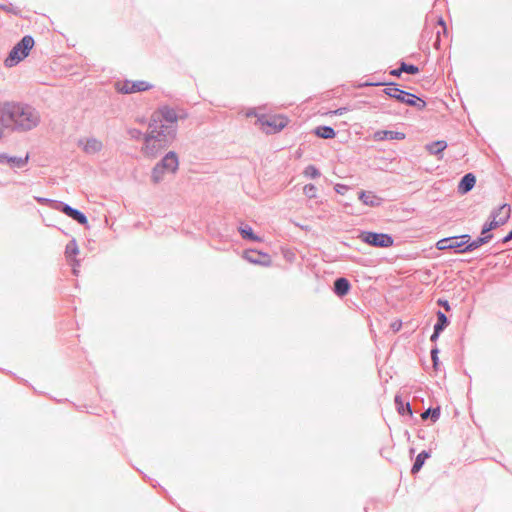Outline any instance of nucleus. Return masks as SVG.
<instances>
[{
    "label": "nucleus",
    "instance_id": "58836bf2",
    "mask_svg": "<svg viewBox=\"0 0 512 512\" xmlns=\"http://www.w3.org/2000/svg\"><path fill=\"white\" fill-rule=\"evenodd\" d=\"M441 333H442V332H440V331H436L435 329H433V333H432V335L430 336V341H431V342H436V341L438 340V338H439V336H440V334H441Z\"/></svg>",
    "mask_w": 512,
    "mask_h": 512
},
{
    "label": "nucleus",
    "instance_id": "4be33fe9",
    "mask_svg": "<svg viewBox=\"0 0 512 512\" xmlns=\"http://www.w3.org/2000/svg\"><path fill=\"white\" fill-rule=\"evenodd\" d=\"M395 405L397 412L402 415H408L410 417H413V410L409 402H404L400 395L395 396Z\"/></svg>",
    "mask_w": 512,
    "mask_h": 512
},
{
    "label": "nucleus",
    "instance_id": "f704fd0d",
    "mask_svg": "<svg viewBox=\"0 0 512 512\" xmlns=\"http://www.w3.org/2000/svg\"><path fill=\"white\" fill-rule=\"evenodd\" d=\"M69 262H70V265L72 266V273L75 276H78V274H79V267H80V261L78 259H76V258H73Z\"/></svg>",
    "mask_w": 512,
    "mask_h": 512
},
{
    "label": "nucleus",
    "instance_id": "c756f323",
    "mask_svg": "<svg viewBox=\"0 0 512 512\" xmlns=\"http://www.w3.org/2000/svg\"><path fill=\"white\" fill-rule=\"evenodd\" d=\"M303 193L305 196H307L308 198H316L317 196V188L314 184H306L304 187H303Z\"/></svg>",
    "mask_w": 512,
    "mask_h": 512
},
{
    "label": "nucleus",
    "instance_id": "6e6552de",
    "mask_svg": "<svg viewBox=\"0 0 512 512\" xmlns=\"http://www.w3.org/2000/svg\"><path fill=\"white\" fill-rule=\"evenodd\" d=\"M470 240L469 234H463L459 236L446 237L437 241L436 248L438 250H448L453 249L455 253H460L459 250L462 249L466 243Z\"/></svg>",
    "mask_w": 512,
    "mask_h": 512
},
{
    "label": "nucleus",
    "instance_id": "423d86ee",
    "mask_svg": "<svg viewBox=\"0 0 512 512\" xmlns=\"http://www.w3.org/2000/svg\"><path fill=\"white\" fill-rule=\"evenodd\" d=\"M510 211V206L508 204H503L492 210L490 214L491 220L484 223L482 226L481 234L491 235L489 233L490 231L498 228L501 225H504L510 218Z\"/></svg>",
    "mask_w": 512,
    "mask_h": 512
},
{
    "label": "nucleus",
    "instance_id": "4c0bfd02",
    "mask_svg": "<svg viewBox=\"0 0 512 512\" xmlns=\"http://www.w3.org/2000/svg\"><path fill=\"white\" fill-rule=\"evenodd\" d=\"M347 111H349L348 107H340V108H338V109H336L334 111H331L330 113L333 114V115L341 116L344 113H346Z\"/></svg>",
    "mask_w": 512,
    "mask_h": 512
},
{
    "label": "nucleus",
    "instance_id": "c85d7f7f",
    "mask_svg": "<svg viewBox=\"0 0 512 512\" xmlns=\"http://www.w3.org/2000/svg\"><path fill=\"white\" fill-rule=\"evenodd\" d=\"M400 66H401L402 73L405 72V73L411 74V75H415V74L419 73L418 66H416L414 64H408L404 61H401Z\"/></svg>",
    "mask_w": 512,
    "mask_h": 512
},
{
    "label": "nucleus",
    "instance_id": "2f4dec72",
    "mask_svg": "<svg viewBox=\"0 0 512 512\" xmlns=\"http://www.w3.org/2000/svg\"><path fill=\"white\" fill-rule=\"evenodd\" d=\"M127 133L131 139H134V140L143 139L144 140L145 133H142V131L137 128H130V129H128Z\"/></svg>",
    "mask_w": 512,
    "mask_h": 512
},
{
    "label": "nucleus",
    "instance_id": "f8f14e48",
    "mask_svg": "<svg viewBox=\"0 0 512 512\" xmlns=\"http://www.w3.org/2000/svg\"><path fill=\"white\" fill-rule=\"evenodd\" d=\"M243 257L252 264L261 266H269L271 264V257L269 254L254 249L246 250Z\"/></svg>",
    "mask_w": 512,
    "mask_h": 512
},
{
    "label": "nucleus",
    "instance_id": "4468645a",
    "mask_svg": "<svg viewBox=\"0 0 512 512\" xmlns=\"http://www.w3.org/2000/svg\"><path fill=\"white\" fill-rule=\"evenodd\" d=\"M28 154L25 157L9 156L7 153H0V164H8L11 168L21 169L28 163Z\"/></svg>",
    "mask_w": 512,
    "mask_h": 512
},
{
    "label": "nucleus",
    "instance_id": "473e14b6",
    "mask_svg": "<svg viewBox=\"0 0 512 512\" xmlns=\"http://www.w3.org/2000/svg\"><path fill=\"white\" fill-rule=\"evenodd\" d=\"M0 9L9 13H12L14 15L19 14V9L14 6L12 3L9 4H0Z\"/></svg>",
    "mask_w": 512,
    "mask_h": 512
},
{
    "label": "nucleus",
    "instance_id": "ea45409f",
    "mask_svg": "<svg viewBox=\"0 0 512 512\" xmlns=\"http://www.w3.org/2000/svg\"><path fill=\"white\" fill-rule=\"evenodd\" d=\"M390 74L395 77H400L402 74L401 66L399 65L398 68L391 70Z\"/></svg>",
    "mask_w": 512,
    "mask_h": 512
},
{
    "label": "nucleus",
    "instance_id": "f03ea898",
    "mask_svg": "<svg viewBox=\"0 0 512 512\" xmlns=\"http://www.w3.org/2000/svg\"><path fill=\"white\" fill-rule=\"evenodd\" d=\"M39 112L31 105L19 102L0 103V139L12 133L33 130L40 123Z\"/></svg>",
    "mask_w": 512,
    "mask_h": 512
},
{
    "label": "nucleus",
    "instance_id": "aec40b11",
    "mask_svg": "<svg viewBox=\"0 0 512 512\" xmlns=\"http://www.w3.org/2000/svg\"><path fill=\"white\" fill-rule=\"evenodd\" d=\"M425 148L431 155H435L441 159L442 152L447 148V142L444 140H437L426 144Z\"/></svg>",
    "mask_w": 512,
    "mask_h": 512
},
{
    "label": "nucleus",
    "instance_id": "412c9836",
    "mask_svg": "<svg viewBox=\"0 0 512 512\" xmlns=\"http://www.w3.org/2000/svg\"><path fill=\"white\" fill-rule=\"evenodd\" d=\"M241 237L244 240H250L253 242H261L262 238L256 235L251 226L248 224H241L238 228Z\"/></svg>",
    "mask_w": 512,
    "mask_h": 512
},
{
    "label": "nucleus",
    "instance_id": "a19ab883",
    "mask_svg": "<svg viewBox=\"0 0 512 512\" xmlns=\"http://www.w3.org/2000/svg\"><path fill=\"white\" fill-rule=\"evenodd\" d=\"M512 240V230L502 238L501 242L504 244V243H507L509 241Z\"/></svg>",
    "mask_w": 512,
    "mask_h": 512
},
{
    "label": "nucleus",
    "instance_id": "72a5a7b5",
    "mask_svg": "<svg viewBox=\"0 0 512 512\" xmlns=\"http://www.w3.org/2000/svg\"><path fill=\"white\" fill-rule=\"evenodd\" d=\"M430 354H431L433 366H434V368H437V366L439 364V357H438L439 349L436 346L433 347L430 351Z\"/></svg>",
    "mask_w": 512,
    "mask_h": 512
},
{
    "label": "nucleus",
    "instance_id": "37998d69",
    "mask_svg": "<svg viewBox=\"0 0 512 512\" xmlns=\"http://www.w3.org/2000/svg\"><path fill=\"white\" fill-rule=\"evenodd\" d=\"M504 213H505V212H500V213H498V214H497V219H499V217H501V216L505 215Z\"/></svg>",
    "mask_w": 512,
    "mask_h": 512
},
{
    "label": "nucleus",
    "instance_id": "dca6fc26",
    "mask_svg": "<svg viewBox=\"0 0 512 512\" xmlns=\"http://www.w3.org/2000/svg\"><path fill=\"white\" fill-rule=\"evenodd\" d=\"M493 238V235H482L477 237L476 239L472 240L471 239L469 240L468 243L465 244V246L459 250L460 253H469V252H472L474 250H476L477 248H479L480 246L488 243L491 239Z\"/></svg>",
    "mask_w": 512,
    "mask_h": 512
},
{
    "label": "nucleus",
    "instance_id": "a878e982",
    "mask_svg": "<svg viewBox=\"0 0 512 512\" xmlns=\"http://www.w3.org/2000/svg\"><path fill=\"white\" fill-rule=\"evenodd\" d=\"M440 407L437 406L435 408H428L421 413L422 420L431 419L433 423H435L440 418Z\"/></svg>",
    "mask_w": 512,
    "mask_h": 512
},
{
    "label": "nucleus",
    "instance_id": "e433bc0d",
    "mask_svg": "<svg viewBox=\"0 0 512 512\" xmlns=\"http://www.w3.org/2000/svg\"><path fill=\"white\" fill-rule=\"evenodd\" d=\"M437 304L439 306L443 307L445 309V311H447V312L451 310V306H450L448 300H446V299L439 298L437 300Z\"/></svg>",
    "mask_w": 512,
    "mask_h": 512
},
{
    "label": "nucleus",
    "instance_id": "39448f33",
    "mask_svg": "<svg viewBox=\"0 0 512 512\" xmlns=\"http://www.w3.org/2000/svg\"><path fill=\"white\" fill-rule=\"evenodd\" d=\"M179 167V158L174 151H169L152 169L151 178L154 183L162 181L165 173H175Z\"/></svg>",
    "mask_w": 512,
    "mask_h": 512
},
{
    "label": "nucleus",
    "instance_id": "1a4fd4ad",
    "mask_svg": "<svg viewBox=\"0 0 512 512\" xmlns=\"http://www.w3.org/2000/svg\"><path fill=\"white\" fill-rule=\"evenodd\" d=\"M153 87L152 84H150L147 81L144 80H137V81H130L125 80L123 82H117L115 85V88L117 92L122 94H132L135 92H144L147 90H150Z\"/></svg>",
    "mask_w": 512,
    "mask_h": 512
},
{
    "label": "nucleus",
    "instance_id": "f257e3e1",
    "mask_svg": "<svg viewBox=\"0 0 512 512\" xmlns=\"http://www.w3.org/2000/svg\"><path fill=\"white\" fill-rule=\"evenodd\" d=\"M187 114L163 105L153 112L144 134L142 152L149 157H155L167 149L176 140L178 120L186 119Z\"/></svg>",
    "mask_w": 512,
    "mask_h": 512
},
{
    "label": "nucleus",
    "instance_id": "a211bd4d",
    "mask_svg": "<svg viewBox=\"0 0 512 512\" xmlns=\"http://www.w3.org/2000/svg\"><path fill=\"white\" fill-rule=\"evenodd\" d=\"M359 199L363 204L370 207H378L382 204L383 199L371 191H360Z\"/></svg>",
    "mask_w": 512,
    "mask_h": 512
},
{
    "label": "nucleus",
    "instance_id": "5701e85b",
    "mask_svg": "<svg viewBox=\"0 0 512 512\" xmlns=\"http://www.w3.org/2000/svg\"><path fill=\"white\" fill-rule=\"evenodd\" d=\"M430 455L431 454H430L429 451H426V450L421 451L417 455V457H416V459H415V461H414V463L412 465L411 473L412 474L418 473L422 469L425 461L430 457Z\"/></svg>",
    "mask_w": 512,
    "mask_h": 512
},
{
    "label": "nucleus",
    "instance_id": "bb28decb",
    "mask_svg": "<svg viewBox=\"0 0 512 512\" xmlns=\"http://www.w3.org/2000/svg\"><path fill=\"white\" fill-rule=\"evenodd\" d=\"M79 253V248L75 239L70 240L65 247V255L68 261L75 258Z\"/></svg>",
    "mask_w": 512,
    "mask_h": 512
},
{
    "label": "nucleus",
    "instance_id": "f3484780",
    "mask_svg": "<svg viewBox=\"0 0 512 512\" xmlns=\"http://www.w3.org/2000/svg\"><path fill=\"white\" fill-rule=\"evenodd\" d=\"M475 184H476L475 175L472 173H467L461 178V180L458 184L457 190L460 194H466L473 189Z\"/></svg>",
    "mask_w": 512,
    "mask_h": 512
},
{
    "label": "nucleus",
    "instance_id": "7ed1b4c3",
    "mask_svg": "<svg viewBox=\"0 0 512 512\" xmlns=\"http://www.w3.org/2000/svg\"><path fill=\"white\" fill-rule=\"evenodd\" d=\"M387 85L388 87L383 90L384 94L387 96L408 106L415 107L418 111H422L426 108L427 103L422 98L411 92L400 89L394 82L388 83Z\"/></svg>",
    "mask_w": 512,
    "mask_h": 512
},
{
    "label": "nucleus",
    "instance_id": "cd10ccee",
    "mask_svg": "<svg viewBox=\"0 0 512 512\" xmlns=\"http://www.w3.org/2000/svg\"><path fill=\"white\" fill-rule=\"evenodd\" d=\"M303 175L307 178L315 179L320 177L321 173L315 165H308L305 167Z\"/></svg>",
    "mask_w": 512,
    "mask_h": 512
},
{
    "label": "nucleus",
    "instance_id": "0eeeda50",
    "mask_svg": "<svg viewBox=\"0 0 512 512\" xmlns=\"http://www.w3.org/2000/svg\"><path fill=\"white\" fill-rule=\"evenodd\" d=\"M359 238L362 242L377 248H388L394 245V238L387 233L362 231Z\"/></svg>",
    "mask_w": 512,
    "mask_h": 512
},
{
    "label": "nucleus",
    "instance_id": "ddd939ff",
    "mask_svg": "<svg viewBox=\"0 0 512 512\" xmlns=\"http://www.w3.org/2000/svg\"><path fill=\"white\" fill-rule=\"evenodd\" d=\"M78 145L82 146L84 153L88 155L99 153L103 149L102 141L95 137L87 138L85 141L79 140Z\"/></svg>",
    "mask_w": 512,
    "mask_h": 512
},
{
    "label": "nucleus",
    "instance_id": "9b49d317",
    "mask_svg": "<svg viewBox=\"0 0 512 512\" xmlns=\"http://www.w3.org/2000/svg\"><path fill=\"white\" fill-rule=\"evenodd\" d=\"M57 207V211H60L70 217L71 219L75 220L81 225H87L88 224V218L87 216L80 210L71 207L65 202L60 201V203H55Z\"/></svg>",
    "mask_w": 512,
    "mask_h": 512
},
{
    "label": "nucleus",
    "instance_id": "20e7f679",
    "mask_svg": "<svg viewBox=\"0 0 512 512\" xmlns=\"http://www.w3.org/2000/svg\"><path fill=\"white\" fill-rule=\"evenodd\" d=\"M34 39L30 35H25L22 39L11 49L8 56L4 60V65L8 68L14 67L25 59L34 46Z\"/></svg>",
    "mask_w": 512,
    "mask_h": 512
},
{
    "label": "nucleus",
    "instance_id": "c9c22d12",
    "mask_svg": "<svg viewBox=\"0 0 512 512\" xmlns=\"http://www.w3.org/2000/svg\"><path fill=\"white\" fill-rule=\"evenodd\" d=\"M334 190L336 193L344 195L349 190V187L344 184H336Z\"/></svg>",
    "mask_w": 512,
    "mask_h": 512
},
{
    "label": "nucleus",
    "instance_id": "7c9ffc66",
    "mask_svg": "<svg viewBox=\"0 0 512 512\" xmlns=\"http://www.w3.org/2000/svg\"><path fill=\"white\" fill-rule=\"evenodd\" d=\"M35 200L41 204V205H47L49 206L50 208L54 209V210H57V207L55 205V203H60V201L58 200H52V199H48V198H44V197H35Z\"/></svg>",
    "mask_w": 512,
    "mask_h": 512
},
{
    "label": "nucleus",
    "instance_id": "393cba45",
    "mask_svg": "<svg viewBox=\"0 0 512 512\" xmlns=\"http://www.w3.org/2000/svg\"><path fill=\"white\" fill-rule=\"evenodd\" d=\"M436 317H437V321H436L433 329H435L436 331L443 332L444 329L449 325L450 321H449L448 317L445 315V313L442 312L441 310H438L436 312Z\"/></svg>",
    "mask_w": 512,
    "mask_h": 512
},
{
    "label": "nucleus",
    "instance_id": "79ce46f5",
    "mask_svg": "<svg viewBox=\"0 0 512 512\" xmlns=\"http://www.w3.org/2000/svg\"><path fill=\"white\" fill-rule=\"evenodd\" d=\"M438 24L442 26V28H443V33L445 34V33L447 32V27H446V23H445V21L443 20V18H442V17H440V18L438 19Z\"/></svg>",
    "mask_w": 512,
    "mask_h": 512
},
{
    "label": "nucleus",
    "instance_id": "2eb2a0df",
    "mask_svg": "<svg viewBox=\"0 0 512 512\" xmlns=\"http://www.w3.org/2000/svg\"><path fill=\"white\" fill-rule=\"evenodd\" d=\"M405 137V133L392 130H378L373 134V139L375 141L403 140Z\"/></svg>",
    "mask_w": 512,
    "mask_h": 512
},
{
    "label": "nucleus",
    "instance_id": "c03bdc74",
    "mask_svg": "<svg viewBox=\"0 0 512 512\" xmlns=\"http://www.w3.org/2000/svg\"><path fill=\"white\" fill-rule=\"evenodd\" d=\"M366 85L371 86L374 85L373 83H367ZM375 85H380V83H376Z\"/></svg>",
    "mask_w": 512,
    "mask_h": 512
},
{
    "label": "nucleus",
    "instance_id": "6ab92c4d",
    "mask_svg": "<svg viewBox=\"0 0 512 512\" xmlns=\"http://www.w3.org/2000/svg\"><path fill=\"white\" fill-rule=\"evenodd\" d=\"M351 289L349 280L345 277H339L334 281L333 291L339 297L346 296Z\"/></svg>",
    "mask_w": 512,
    "mask_h": 512
},
{
    "label": "nucleus",
    "instance_id": "9d476101",
    "mask_svg": "<svg viewBox=\"0 0 512 512\" xmlns=\"http://www.w3.org/2000/svg\"><path fill=\"white\" fill-rule=\"evenodd\" d=\"M258 120L263 127L269 128L266 130L267 133L279 132L287 125V119L282 116L263 115Z\"/></svg>",
    "mask_w": 512,
    "mask_h": 512
},
{
    "label": "nucleus",
    "instance_id": "b1692460",
    "mask_svg": "<svg viewBox=\"0 0 512 512\" xmlns=\"http://www.w3.org/2000/svg\"><path fill=\"white\" fill-rule=\"evenodd\" d=\"M315 135L322 139H332L336 136L335 130L331 126H318L315 129Z\"/></svg>",
    "mask_w": 512,
    "mask_h": 512
}]
</instances>
